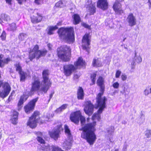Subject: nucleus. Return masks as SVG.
Instances as JSON below:
<instances>
[{"label":"nucleus","instance_id":"nucleus-24","mask_svg":"<svg viewBox=\"0 0 151 151\" xmlns=\"http://www.w3.org/2000/svg\"><path fill=\"white\" fill-rule=\"evenodd\" d=\"M58 28L57 25L54 26L48 27L46 30L47 34L49 35H51L54 34V31Z\"/></svg>","mask_w":151,"mask_h":151},{"label":"nucleus","instance_id":"nucleus-29","mask_svg":"<svg viewBox=\"0 0 151 151\" xmlns=\"http://www.w3.org/2000/svg\"><path fill=\"white\" fill-rule=\"evenodd\" d=\"M92 65L93 66L100 67L101 66V63L100 59L97 58L96 59H94L93 60Z\"/></svg>","mask_w":151,"mask_h":151},{"label":"nucleus","instance_id":"nucleus-52","mask_svg":"<svg viewBox=\"0 0 151 151\" xmlns=\"http://www.w3.org/2000/svg\"><path fill=\"white\" fill-rule=\"evenodd\" d=\"M26 0H17L18 3L19 4H22L24 1H25Z\"/></svg>","mask_w":151,"mask_h":151},{"label":"nucleus","instance_id":"nucleus-12","mask_svg":"<svg viewBox=\"0 0 151 151\" xmlns=\"http://www.w3.org/2000/svg\"><path fill=\"white\" fill-rule=\"evenodd\" d=\"M38 98L35 99L31 101L26 106L24 107L25 112L29 114L34 109L36 102L37 101Z\"/></svg>","mask_w":151,"mask_h":151},{"label":"nucleus","instance_id":"nucleus-23","mask_svg":"<svg viewBox=\"0 0 151 151\" xmlns=\"http://www.w3.org/2000/svg\"><path fill=\"white\" fill-rule=\"evenodd\" d=\"M28 97V95L24 94L21 97L18 104L19 109H20L21 108L22 106H21L23 104L24 102L27 100Z\"/></svg>","mask_w":151,"mask_h":151},{"label":"nucleus","instance_id":"nucleus-1","mask_svg":"<svg viewBox=\"0 0 151 151\" xmlns=\"http://www.w3.org/2000/svg\"><path fill=\"white\" fill-rule=\"evenodd\" d=\"M96 122L94 121L93 123H88L79 129L80 131H82L81 137L86 139L91 145H93L96 139V135L94 131Z\"/></svg>","mask_w":151,"mask_h":151},{"label":"nucleus","instance_id":"nucleus-6","mask_svg":"<svg viewBox=\"0 0 151 151\" xmlns=\"http://www.w3.org/2000/svg\"><path fill=\"white\" fill-rule=\"evenodd\" d=\"M79 118L82 127H81L87 124H85L86 122L85 118L81 115L80 111H77L71 114L70 117V119L71 121L76 124H78L79 123Z\"/></svg>","mask_w":151,"mask_h":151},{"label":"nucleus","instance_id":"nucleus-62","mask_svg":"<svg viewBox=\"0 0 151 151\" xmlns=\"http://www.w3.org/2000/svg\"><path fill=\"white\" fill-rule=\"evenodd\" d=\"M124 151H126L127 150V147L126 146H124Z\"/></svg>","mask_w":151,"mask_h":151},{"label":"nucleus","instance_id":"nucleus-33","mask_svg":"<svg viewBox=\"0 0 151 151\" xmlns=\"http://www.w3.org/2000/svg\"><path fill=\"white\" fill-rule=\"evenodd\" d=\"M1 19L4 21L7 22L10 20L9 16L6 14H1Z\"/></svg>","mask_w":151,"mask_h":151},{"label":"nucleus","instance_id":"nucleus-30","mask_svg":"<svg viewBox=\"0 0 151 151\" xmlns=\"http://www.w3.org/2000/svg\"><path fill=\"white\" fill-rule=\"evenodd\" d=\"M88 8L90 15L93 14L95 12L96 8L93 4H90L88 7Z\"/></svg>","mask_w":151,"mask_h":151},{"label":"nucleus","instance_id":"nucleus-51","mask_svg":"<svg viewBox=\"0 0 151 151\" xmlns=\"http://www.w3.org/2000/svg\"><path fill=\"white\" fill-rule=\"evenodd\" d=\"M37 137H42V133L40 132H38L37 133Z\"/></svg>","mask_w":151,"mask_h":151},{"label":"nucleus","instance_id":"nucleus-53","mask_svg":"<svg viewBox=\"0 0 151 151\" xmlns=\"http://www.w3.org/2000/svg\"><path fill=\"white\" fill-rule=\"evenodd\" d=\"M47 47L49 50H51L52 45L51 44L49 43L47 44Z\"/></svg>","mask_w":151,"mask_h":151},{"label":"nucleus","instance_id":"nucleus-49","mask_svg":"<svg viewBox=\"0 0 151 151\" xmlns=\"http://www.w3.org/2000/svg\"><path fill=\"white\" fill-rule=\"evenodd\" d=\"M35 2L37 4H40L42 3V0H35Z\"/></svg>","mask_w":151,"mask_h":151},{"label":"nucleus","instance_id":"nucleus-7","mask_svg":"<svg viewBox=\"0 0 151 151\" xmlns=\"http://www.w3.org/2000/svg\"><path fill=\"white\" fill-rule=\"evenodd\" d=\"M39 47L37 45L35 46L32 50L29 52V58L30 60L35 58L38 59L41 56H44L46 54L47 51L46 50H43L41 51L38 50Z\"/></svg>","mask_w":151,"mask_h":151},{"label":"nucleus","instance_id":"nucleus-31","mask_svg":"<svg viewBox=\"0 0 151 151\" xmlns=\"http://www.w3.org/2000/svg\"><path fill=\"white\" fill-rule=\"evenodd\" d=\"M68 106L67 104H64L61 106L60 107L56 109L55 111V112L56 113H60L66 109Z\"/></svg>","mask_w":151,"mask_h":151},{"label":"nucleus","instance_id":"nucleus-13","mask_svg":"<svg viewBox=\"0 0 151 151\" xmlns=\"http://www.w3.org/2000/svg\"><path fill=\"white\" fill-rule=\"evenodd\" d=\"M41 83H40L39 79L36 78L32 83V88L31 90V92L39 90L41 91L44 92L41 90Z\"/></svg>","mask_w":151,"mask_h":151},{"label":"nucleus","instance_id":"nucleus-8","mask_svg":"<svg viewBox=\"0 0 151 151\" xmlns=\"http://www.w3.org/2000/svg\"><path fill=\"white\" fill-rule=\"evenodd\" d=\"M64 127L65 132L68 137L63 143V146L64 149L66 150H68L70 149L71 148L73 138L68 127L66 125H65Z\"/></svg>","mask_w":151,"mask_h":151},{"label":"nucleus","instance_id":"nucleus-43","mask_svg":"<svg viewBox=\"0 0 151 151\" xmlns=\"http://www.w3.org/2000/svg\"><path fill=\"white\" fill-rule=\"evenodd\" d=\"M16 70L18 71L19 73L22 72V68L19 63L17 64L16 65Z\"/></svg>","mask_w":151,"mask_h":151},{"label":"nucleus","instance_id":"nucleus-32","mask_svg":"<svg viewBox=\"0 0 151 151\" xmlns=\"http://www.w3.org/2000/svg\"><path fill=\"white\" fill-rule=\"evenodd\" d=\"M134 60L137 63H139L142 62V59L141 56L139 55H137V52H135Z\"/></svg>","mask_w":151,"mask_h":151},{"label":"nucleus","instance_id":"nucleus-26","mask_svg":"<svg viewBox=\"0 0 151 151\" xmlns=\"http://www.w3.org/2000/svg\"><path fill=\"white\" fill-rule=\"evenodd\" d=\"M75 67L77 68L82 66L85 65V62L83 60L82 58H79L78 61L74 64Z\"/></svg>","mask_w":151,"mask_h":151},{"label":"nucleus","instance_id":"nucleus-41","mask_svg":"<svg viewBox=\"0 0 151 151\" xmlns=\"http://www.w3.org/2000/svg\"><path fill=\"white\" fill-rule=\"evenodd\" d=\"M55 6L57 7H62L64 6V5L62 1H60L56 4Z\"/></svg>","mask_w":151,"mask_h":151},{"label":"nucleus","instance_id":"nucleus-25","mask_svg":"<svg viewBox=\"0 0 151 151\" xmlns=\"http://www.w3.org/2000/svg\"><path fill=\"white\" fill-rule=\"evenodd\" d=\"M73 19V22L74 24H77L81 22V18L79 15L74 14L72 16Z\"/></svg>","mask_w":151,"mask_h":151},{"label":"nucleus","instance_id":"nucleus-57","mask_svg":"<svg viewBox=\"0 0 151 151\" xmlns=\"http://www.w3.org/2000/svg\"><path fill=\"white\" fill-rule=\"evenodd\" d=\"M12 99V96H10L8 99V101H9V102Z\"/></svg>","mask_w":151,"mask_h":151},{"label":"nucleus","instance_id":"nucleus-59","mask_svg":"<svg viewBox=\"0 0 151 151\" xmlns=\"http://www.w3.org/2000/svg\"><path fill=\"white\" fill-rule=\"evenodd\" d=\"M141 117H142V118H143V121H142V123H143L144 121L145 116L143 115V114H142V115H141Z\"/></svg>","mask_w":151,"mask_h":151},{"label":"nucleus","instance_id":"nucleus-14","mask_svg":"<svg viewBox=\"0 0 151 151\" xmlns=\"http://www.w3.org/2000/svg\"><path fill=\"white\" fill-rule=\"evenodd\" d=\"M88 34H86L83 37L82 40V47L84 50L88 51L89 48V46L90 44V40Z\"/></svg>","mask_w":151,"mask_h":151},{"label":"nucleus","instance_id":"nucleus-35","mask_svg":"<svg viewBox=\"0 0 151 151\" xmlns=\"http://www.w3.org/2000/svg\"><path fill=\"white\" fill-rule=\"evenodd\" d=\"M27 37V35L25 34L21 33L19 35V40L22 41L24 40Z\"/></svg>","mask_w":151,"mask_h":151},{"label":"nucleus","instance_id":"nucleus-64","mask_svg":"<svg viewBox=\"0 0 151 151\" xmlns=\"http://www.w3.org/2000/svg\"><path fill=\"white\" fill-rule=\"evenodd\" d=\"M114 151H119V150L118 149H116Z\"/></svg>","mask_w":151,"mask_h":151},{"label":"nucleus","instance_id":"nucleus-50","mask_svg":"<svg viewBox=\"0 0 151 151\" xmlns=\"http://www.w3.org/2000/svg\"><path fill=\"white\" fill-rule=\"evenodd\" d=\"M135 62L133 60V61L131 63L132 68V69H134L135 65Z\"/></svg>","mask_w":151,"mask_h":151},{"label":"nucleus","instance_id":"nucleus-4","mask_svg":"<svg viewBox=\"0 0 151 151\" xmlns=\"http://www.w3.org/2000/svg\"><path fill=\"white\" fill-rule=\"evenodd\" d=\"M58 57L65 61L69 60L71 49L68 46H63L60 47L57 50Z\"/></svg>","mask_w":151,"mask_h":151},{"label":"nucleus","instance_id":"nucleus-38","mask_svg":"<svg viewBox=\"0 0 151 151\" xmlns=\"http://www.w3.org/2000/svg\"><path fill=\"white\" fill-rule=\"evenodd\" d=\"M145 134L147 138H151V131L150 130H147L145 132Z\"/></svg>","mask_w":151,"mask_h":151},{"label":"nucleus","instance_id":"nucleus-20","mask_svg":"<svg viewBox=\"0 0 151 151\" xmlns=\"http://www.w3.org/2000/svg\"><path fill=\"white\" fill-rule=\"evenodd\" d=\"M31 18L32 22L34 23L40 22L42 19V17L39 13L32 16Z\"/></svg>","mask_w":151,"mask_h":151},{"label":"nucleus","instance_id":"nucleus-40","mask_svg":"<svg viewBox=\"0 0 151 151\" xmlns=\"http://www.w3.org/2000/svg\"><path fill=\"white\" fill-rule=\"evenodd\" d=\"M37 140L41 144H45V145H46L45 143V141L40 137H37Z\"/></svg>","mask_w":151,"mask_h":151},{"label":"nucleus","instance_id":"nucleus-39","mask_svg":"<svg viewBox=\"0 0 151 151\" xmlns=\"http://www.w3.org/2000/svg\"><path fill=\"white\" fill-rule=\"evenodd\" d=\"M96 73H93L91 74V79L92 81L93 82V84H94L95 83L96 81Z\"/></svg>","mask_w":151,"mask_h":151},{"label":"nucleus","instance_id":"nucleus-36","mask_svg":"<svg viewBox=\"0 0 151 151\" xmlns=\"http://www.w3.org/2000/svg\"><path fill=\"white\" fill-rule=\"evenodd\" d=\"M50 148L52 151H63L58 147L52 145L50 146Z\"/></svg>","mask_w":151,"mask_h":151},{"label":"nucleus","instance_id":"nucleus-56","mask_svg":"<svg viewBox=\"0 0 151 151\" xmlns=\"http://www.w3.org/2000/svg\"><path fill=\"white\" fill-rule=\"evenodd\" d=\"M79 77V76L77 74H75L74 76V78L75 79H77Z\"/></svg>","mask_w":151,"mask_h":151},{"label":"nucleus","instance_id":"nucleus-17","mask_svg":"<svg viewBox=\"0 0 151 151\" xmlns=\"http://www.w3.org/2000/svg\"><path fill=\"white\" fill-rule=\"evenodd\" d=\"M108 3L107 0H99L97 3V7L103 10H107L108 8Z\"/></svg>","mask_w":151,"mask_h":151},{"label":"nucleus","instance_id":"nucleus-5","mask_svg":"<svg viewBox=\"0 0 151 151\" xmlns=\"http://www.w3.org/2000/svg\"><path fill=\"white\" fill-rule=\"evenodd\" d=\"M43 80L41 82V90L43 91L45 93L47 92L50 87L51 83L48 77L49 71L48 70H44L42 73Z\"/></svg>","mask_w":151,"mask_h":151},{"label":"nucleus","instance_id":"nucleus-60","mask_svg":"<svg viewBox=\"0 0 151 151\" xmlns=\"http://www.w3.org/2000/svg\"><path fill=\"white\" fill-rule=\"evenodd\" d=\"M61 24H62V23L60 22L57 23V25H58V26L61 25Z\"/></svg>","mask_w":151,"mask_h":151},{"label":"nucleus","instance_id":"nucleus-58","mask_svg":"<svg viewBox=\"0 0 151 151\" xmlns=\"http://www.w3.org/2000/svg\"><path fill=\"white\" fill-rule=\"evenodd\" d=\"M54 93H51L50 95V99L52 97Z\"/></svg>","mask_w":151,"mask_h":151},{"label":"nucleus","instance_id":"nucleus-54","mask_svg":"<svg viewBox=\"0 0 151 151\" xmlns=\"http://www.w3.org/2000/svg\"><path fill=\"white\" fill-rule=\"evenodd\" d=\"M6 3H8L9 4H11L12 0H5Z\"/></svg>","mask_w":151,"mask_h":151},{"label":"nucleus","instance_id":"nucleus-16","mask_svg":"<svg viewBox=\"0 0 151 151\" xmlns=\"http://www.w3.org/2000/svg\"><path fill=\"white\" fill-rule=\"evenodd\" d=\"M11 88L8 83H5L3 86V90L0 92V96L4 98L6 97L10 92Z\"/></svg>","mask_w":151,"mask_h":151},{"label":"nucleus","instance_id":"nucleus-44","mask_svg":"<svg viewBox=\"0 0 151 151\" xmlns=\"http://www.w3.org/2000/svg\"><path fill=\"white\" fill-rule=\"evenodd\" d=\"M112 86L114 88L117 89L119 88V84L118 82H116L114 83Z\"/></svg>","mask_w":151,"mask_h":151},{"label":"nucleus","instance_id":"nucleus-47","mask_svg":"<svg viewBox=\"0 0 151 151\" xmlns=\"http://www.w3.org/2000/svg\"><path fill=\"white\" fill-rule=\"evenodd\" d=\"M82 25L83 26L86 28H88V29H90V27L86 23H83L82 24Z\"/></svg>","mask_w":151,"mask_h":151},{"label":"nucleus","instance_id":"nucleus-18","mask_svg":"<svg viewBox=\"0 0 151 151\" xmlns=\"http://www.w3.org/2000/svg\"><path fill=\"white\" fill-rule=\"evenodd\" d=\"M121 4L118 1H116L113 4V8L116 14H121L123 13Z\"/></svg>","mask_w":151,"mask_h":151},{"label":"nucleus","instance_id":"nucleus-21","mask_svg":"<svg viewBox=\"0 0 151 151\" xmlns=\"http://www.w3.org/2000/svg\"><path fill=\"white\" fill-rule=\"evenodd\" d=\"M77 96L78 99H83L84 97V93L83 89L81 87H79L77 92Z\"/></svg>","mask_w":151,"mask_h":151},{"label":"nucleus","instance_id":"nucleus-45","mask_svg":"<svg viewBox=\"0 0 151 151\" xmlns=\"http://www.w3.org/2000/svg\"><path fill=\"white\" fill-rule=\"evenodd\" d=\"M121 73V72L119 70H117L116 73L115 77L116 78H119Z\"/></svg>","mask_w":151,"mask_h":151},{"label":"nucleus","instance_id":"nucleus-48","mask_svg":"<svg viewBox=\"0 0 151 151\" xmlns=\"http://www.w3.org/2000/svg\"><path fill=\"white\" fill-rule=\"evenodd\" d=\"M144 94L145 96H147L150 93L149 90L146 89L144 91Z\"/></svg>","mask_w":151,"mask_h":151},{"label":"nucleus","instance_id":"nucleus-3","mask_svg":"<svg viewBox=\"0 0 151 151\" xmlns=\"http://www.w3.org/2000/svg\"><path fill=\"white\" fill-rule=\"evenodd\" d=\"M59 37L68 43H73L75 40L73 28L72 27L62 28L58 32Z\"/></svg>","mask_w":151,"mask_h":151},{"label":"nucleus","instance_id":"nucleus-15","mask_svg":"<svg viewBox=\"0 0 151 151\" xmlns=\"http://www.w3.org/2000/svg\"><path fill=\"white\" fill-rule=\"evenodd\" d=\"M63 68L64 73L67 76H70L77 69L76 67L71 64L64 65Z\"/></svg>","mask_w":151,"mask_h":151},{"label":"nucleus","instance_id":"nucleus-34","mask_svg":"<svg viewBox=\"0 0 151 151\" xmlns=\"http://www.w3.org/2000/svg\"><path fill=\"white\" fill-rule=\"evenodd\" d=\"M17 28L16 24L15 23H12L9 25V27L8 29V30L14 31Z\"/></svg>","mask_w":151,"mask_h":151},{"label":"nucleus","instance_id":"nucleus-19","mask_svg":"<svg viewBox=\"0 0 151 151\" xmlns=\"http://www.w3.org/2000/svg\"><path fill=\"white\" fill-rule=\"evenodd\" d=\"M127 20L129 23V26L132 27L136 24V19L132 14L131 13L129 14Z\"/></svg>","mask_w":151,"mask_h":151},{"label":"nucleus","instance_id":"nucleus-27","mask_svg":"<svg viewBox=\"0 0 151 151\" xmlns=\"http://www.w3.org/2000/svg\"><path fill=\"white\" fill-rule=\"evenodd\" d=\"M10 61H11V59L9 58L4 59H0V67H3L5 64H8Z\"/></svg>","mask_w":151,"mask_h":151},{"label":"nucleus","instance_id":"nucleus-28","mask_svg":"<svg viewBox=\"0 0 151 151\" xmlns=\"http://www.w3.org/2000/svg\"><path fill=\"white\" fill-rule=\"evenodd\" d=\"M51 148L49 145L46 144V145H43L41 148L38 150V151H50Z\"/></svg>","mask_w":151,"mask_h":151},{"label":"nucleus","instance_id":"nucleus-46","mask_svg":"<svg viewBox=\"0 0 151 151\" xmlns=\"http://www.w3.org/2000/svg\"><path fill=\"white\" fill-rule=\"evenodd\" d=\"M121 78L122 81H124L127 79V76L125 74H122L121 76Z\"/></svg>","mask_w":151,"mask_h":151},{"label":"nucleus","instance_id":"nucleus-55","mask_svg":"<svg viewBox=\"0 0 151 151\" xmlns=\"http://www.w3.org/2000/svg\"><path fill=\"white\" fill-rule=\"evenodd\" d=\"M111 131H110V130H108V133H109V134H111L113 132V130L111 128Z\"/></svg>","mask_w":151,"mask_h":151},{"label":"nucleus","instance_id":"nucleus-63","mask_svg":"<svg viewBox=\"0 0 151 151\" xmlns=\"http://www.w3.org/2000/svg\"><path fill=\"white\" fill-rule=\"evenodd\" d=\"M90 119L89 118H87V120H86L87 122H89Z\"/></svg>","mask_w":151,"mask_h":151},{"label":"nucleus","instance_id":"nucleus-11","mask_svg":"<svg viewBox=\"0 0 151 151\" xmlns=\"http://www.w3.org/2000/svg\"><path fill=\"white\" fill-rule=\"evenodd\" d=\"M94 106L90 101L85 102L84 110L85 113L89 115L92 114L93 112Z\"/></svg>","mask_w":151,"mask_h":151},{"label":"nucleus","instance_id":"nucleus-61","mask_svg":"<svg viewBox=\"0 0 151 151\" xmlns=\"http://www.w3.org/2000/svg\"><path fill=\"white\" fill-rule=\"evenodd\" d=\"M3 57V55H0V59H2Z\"/></svg>","mask_w":151,"mask_h":151},{"label":"nucleus","instance_id":"nucleus-37","mask_svg":"<svg viewBox=\"0 0 151 151\" xmlns=\"http://www.w3.org/2000/svg\"><path fill=\"white\" fill-rule=\"evenodd\" d=\"M19 73L20 75L21 81H24L26 77V74L23 71Z\"/></svg>","mask_w":151,"mask_h":151},{"label":"nucleus","instance_id":"nucleus-2","mask_svg":"<svg viewBox=\"0 0 151 151\" xmlns=\"http://www.w3.org/2000/svg\"><path fill=\"white\" fill-rule=\"evenodd\" d=\"M97 83L98 85L100 86L101 92L99 93L96 97V101L98 107L99 108V109L98 111V114H94L92 116V119L93 120L96 119H98L100 118V115L99 114L102 112L106 107L105 101L106 100V98L105 97H101L104 88V81L103 78L101 77H100L97 81Z\"/></svg>","mask_w":151,"mask_h":151},{"label":"nucleus","instance_id":"nucleus-42","mask_svg":"<svg viewBox=\"0 0 151 151\" xmlns=\"http://www.w3.org/2000/svg\"><path fill=\"white\" fill-rule=\"evenodd\" d=\"M0 37L3 41L4 40H5L6 38V33L5 31H3Z\"/></svg>","mask_w":151,"mask_h":151},{"label":"nucleus","instance_id":"nucleus-10","mask_svg":"<svg viewBox=\"0 0 151 151\" xmlns=\"http://www.w3.org/2000/svg\"><path fill=\"white\" fill-rule=\"evenodd\" d=\"M62 130V126L60 125L57 126V129L54 131H49V134L51 138L56 140L59 137L60 132Z\"/></svg>","mask_w":151,"mask_h":151},{"label":"nucleus","instance_id":"nucleus-22","mask_svg":"<svg viewBox=\"0 0 151 151\" xmlns=\"http://www.w3.org/2000/svg\"><path fill=\"white\" fill-rule=\"evenodd\" d=\"M13 115L11 119L12 123L14 124H16L18 122V113L16 111H14Z\"/></svg>","mask_w":151,"mask_h":151},{"label":"nucleus","instance_id":"nucleus-9","mask_svg":"<svg viewBox=\"0 0 151 151\" xmlns=\"http://www.w3.org/2000/svg\"><path fill=\"white\" fill-rule=\"evenodd\" d=\"M39 115L38 112H34L27 122V125L29 126L31 128H35L37 126V124L38 122V119H39Z\"/></svg>","mask_w":151,"mask_h":151}]
</instances>
